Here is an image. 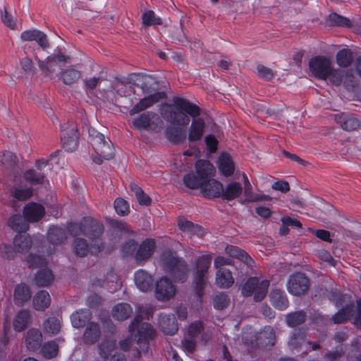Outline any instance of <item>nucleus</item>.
<instances>
[{
	"mask_svg": "<svg viewBox=\"0 0 361 361\" xmlns=\"http://www.w3.org/2000/svg\"><path fill=\"white\" fill-rule=\"evenodd\" d=\"M68 231L72 235L82 234L87 236L92 243L89 245L82 238L75 239L73 249L76 255L84 257L88 253L96 255L101 251L103 243L100 236L103 233L104 226L99 221L92 218H84L79 226L71 223Z\"/></svg>",
	"mask_w": 361,
	"mask_h": 361,
	"instance_id": "1",
	"label": "nucleus"
},
{
	"mask_svg": "<svg viewBox=\"0 0 361 361\" xmlns=\"http://www.w3.org/2000/svg\"><path fill=\"white\" fill-rule=\"evenodd\" d=\"M136 316L129 325L128 329L131 336L135 335L137 338V343L139 349L137 351V357L147 353L149 341L155 336V330L152 326L146 322H142V319H149L153 314L152 307L139 305L137 309Z\"/></svg>",
	"mask_w": 361,
	"mask_h": 361,
	"instance_id": "2",
	"label": "nucleus"
},
{
	"mask_svg": "<svg viewBox=\"0 0 361 361\" xmlns=\"http://www.w3.org/2000/svg\"><path fill=\"white\" fill-rule=\"evenodd\" d=\"M161 114L164 118L172 124L186 126L190 123V118L187 114L195 118L200 115V110L197 106L188 99L175 97L172 104L162 106Z\"/></svg>",
	"mask_w": 361,
	"mask_h": 361,
	"instance_id": "3",
	"label": "nucleus"
},
{
	"mask_svg": "<svg viewBox=\"0 0 361 361\" xmlns=\"http://www.w3.org/2000/svg\"><path fill=\"white\" fill-rule=\"evenodd\" d=\"M161 263L164 271L175 281L183 283L188 279L190 271L188 264L176 252L165 250L161 256Z\"/></svg>",
	"mask_w": 361,
	"mask_h": 361,
	"instance_id": "4",
	"label": "nucleus"
},
{
	"mask_svg": "<svg viewBox=\"0 0 361 361\" xmlns=\"http://www.w3.org/2000/svg\"><path fill=\"white\" fill-rule=\"evenodd\" d=\"M89 135L92 146L97 154L92 156L94 163L101 164L103 159L109 160L114 157V149L109 139H106L103 134L94 129H90Z\"/></svg>",
	"mask_w": 361,
	"mask_h": 361,
	"instance_id": "5",
	"label": "nucleus"
},
{
	"mask_svg": "<svg viewBox=\"0 0 361 361\" xmlns=\"http://www.w3.org/2000/svg\"><path fill=\"white\" fill-rule=\"evenodd\" d=\"M212 262V255L207 254L198 257L195 259L193 269V282L197 295L200 298L206 285L207 272Z\"/></svg>",
	"mask_w": 361,
	"mask_h": 361,
	"instance_id": "6",
	"label": "nucleus"
},
{
	"mask_svg": "<svg viewBox=\"0 0 361 361\" xmlns=\"http://www.w3.org/2000/svg\"><path fill=\"white\" fill-rule=\"evenodd\" d=\"M131 126L138 130L159 132L164 127L160 116L154 111H145L131 121Z\"/></svg>",
	"mask_w": 361,
	"mask_h": 361,
	"instance_id": "7",
	"label": "nucleus"
},
{
	"mask_svg": "<svg viewBox=\"0 0 361 361\" xmlns=\"http://www.w3.org/2000/svg\"><path fill=\"white\" fill-rule=\"evenodd\" d=\"M269 283L267 279L259 281L257 277H250L243 284L241 293L245 297L254 295L255 301L260 302L265 298Z\"/></svg>",
	"mask_w": 361,
	"mask_h": 361,
	"instance_id": "8",
	"label": "nucleus"
},
{
	"mask_svg": "<svg viewBox=\"0 0 361 361\" xmlns=\"http://www.w3.org/2000/svg\"><path fill=\"white\" fill-rule=\"evenodd\" d=\"M152 80V78L150 77L133 73L128 78V84L118 82L116 84L115 88L118 94L121 97H127L131 94L133 90L130 84L140 87L143 92H148L147 85H151Z\"/></svg>",
	"mask_w": 361,
	"mask_h": 361,
	"instance_id": "9",
	"label": "nucleus"
},
{
	"mask_svg": "<svg viewBox=\"0 0 361 361\" xmlns=\"http://www.w3.org/2000/svg\"><path fill=\"white\" fill-rule=\"evenodd\" d=\"M62 147L67 152H73L78 146V130L73 121L61 126Z\"/></svg>",
	"mask_w": 361,
	"mask_h": 361,
	"instance_id": "10",
	"label": "nucleus"
},
{
	"mask_svg": "<svg viewBox=\"0 0 361 361\" xmlns=\"http://www.w3.org/2000/svg\"><path fill=\"white\" fill-rule=\"evenodd\" d=\"M212 334V329L206 327L202 321H195L188 326L186 335L190 338L206 345L211 341Z\"/></svg>",
	"mask_w": 361,
	"mask_h": 361,
	"instance_id": "11",
	"label": "nucleus"
},
{
	"mask_svg": "<svg viewBox=\"0 0 361 361\" xmlns=\"http://www.w3.org/2000/svg\"><path fill=\"white\" fill-rule=\"evenodd\" d=\"M332 63L326 56H317L310 59L309 68L311 73L317 78L327 80Z\"/></svg>",
	"mask_w": 361,
	"mask_h": 361,
	"instance_id": "12",
	"label": "nucleus"
},
{
	"mask_svg": "<svg viewBox=\"0 0 361 361\" xmlns=\"http://www.w3.org/2000/svg\"><path fill=\"white\" fill-rule=\"evenodd\" d=\"M176 288L173 283L166 277H161L155 283L154 297L161 302L169 301L174 298Z\"/></svg>",
	"mask_w": 361,
	"mask_h": 361,
	"instance_id": "13",
	"label": "nucleus"
},
{
	"mask_svg": "<svg viewBox=\"0 0 361 361\" xmlns=\"http://www.w3.org/2000/svg\"><path fill=\"white\" fill-rule=\"evenodd\" d=\"M309 286L308 278L300 272L290 275L286 284L288 293L293 295H300L305 293L309 288Z\"/></svg>",
	"mask_w": 361,
	"mask_h": 361,
	"instance_id": "14",
	"label": "nucleus"
},
{
	"mask_svg": "<svg viewBox=\"0 0 361 361\" xmlns=\"http://www.w3.org/2000/svg\"><path fill=\"white\" fill-rule=\"evenodd\" d=\"M164 93L160 92H157L147 97H145L132 107V109L129 111L130 115L133 116L146 110L147 109L152 106L154 104L164 99Z\"/></svg>",
	"mask_w": 361,
	"mask_h": 361,
	"instance_id": "15",
	"label": "nucleus"
},
{
	"mask_svg": "<svg viewBox=\"0 0 361 361\" xmlns=\"http://www.w3.org/2000/svg\"><path fill=\"white\" fill-rule=\"evenodd\" d=\"M156 243L154 240L147 238L137 247L135 259L138 262L149 259L154 252Z\"/></svg>",
	"mask_w": 361,
	"mask_h": 361,
	"instance_id": "16",
	"label": "nucleus"
},
{
	"mask_svg": "<svg viewBox=\"0 0 361 361\" xmlns=\"http://www.w3.org/2000/svg\"><path fill=\"white\" fill-rule=\"evenodd\" d=\"M134 281L137 288L142 292H148L152 288V276L143 269H139L135 273Z\"/></svg>",
	"mask_w": 361,
	"mask_h": 361,
	"instance_id": "17",
	"label": "nucleus"
},
{
	"mask_svg": "<svg viewBox=\"0 0 361 361\" xmlns=\"http://www.w3.org/2000/svg\"><path fill=\"white\" fill-rule=\"evenodd\" d=\"M18 163L17 157L11 152L5 151L0 153V170L6 173H13L16 177L15 167Z\"/></svg>",
	"mask_w": 361,
	"mask_h": 361,
	"instance_id": "18",
	"label": "nucleus"
},
{
	"mask_svg": "<svg viewBox=\"0 0 361 361\" xmlns=\"http://www.w3.org/2000/svg\"><path fill=\"white\" fill-rule=\"evenodd\" d=\"M21 39L24 41L37 42L43 50H46L49 47L47 35L37 30H28L23 32Z\"/></svg>",
	"mask_w": 361,
	"mask_h": 361,
	"instance_id": "19",
	"label": "nucleus"
},
{
	"mask_svg": "<svg viewBox=\"0 0 361 361\" xmlns=\"http://www.w3.org/2000/svg\"><path fill=\"white\" fill-rule=\"evenodd\" d=\"M203 195L207 198L222 197L224 192L223 185L214 179H209L201 189Z\"/></svg>",
	"mask_w": 361,
	"mask_h": 361,
	"instance_id": "20",
	"label": "nucleus"
},
{
	"mask_svg": "<svg viewBox=\"0 0 361 361\" xmlns=\"http://www.w3.org/2000/svg\"><path fill=\"white\" fill-rule=\"evenodd\" d=\"M45 213L44 208L39 204L30 202L24 207L23 214L28 221L35 222L39 221Z\"/></svg>",
	"mask_w": 361,
	"mask_h": 361,
	"instance_id": "21",
	"label": "nucleus"
},
{
	"mask_svg": "<svg viewBox=\"0 0 361 361\" xmlns=\"http://www.w3.org/2000/svg\"><path fill=\"white\" fill-rule=\"evenodd\" d=\"M159 324L165 334L173 335L178 328L173 314H161L159 317Z\"/></svg>",
	"mask_w": 361,
	"mask_h": 361,
	"instance_id": "22",
	"label": "nucleus"
},
{
	"mask_svg": "<svg viewBox=\"0 0 361 361\" xmlns=\"http://www.w3.org/2000/svg\"><path fill=\"white\" fill-rule=\"evenodd\" d=\"M197 174L204 180L208 181L215 173V168L212 163L207 160L199 159L195 163Z\"/></svg>",
	"mask_w": 361,
	"mask_h": 361,
	"instance_id": "23",
	"label": "nucleus"
},
{
	"mask_svg": "<svg viewBox=\"0 0 361 361\" xmlns=\"http://www.w3.org/2000/svg\"><path fill=\"white\" fill-rule=\"evenodd\" d=\"M234 281V278L229 269L220 268L216 272L215 283L219 288H229L233 285Z\"/></svg>",
	"mask_w": 361,
	"mask_h": 361,
	"instance_id": "24",
	"label": "nucleus"
},
{
	"mask_svg": "<svg viewBox=\"0 0 361 361\" xmlns=\"http://www.w3.org/2000/svg\"><path fill=\"white\" fill-rule=\"evenodd\" d=\"M205 128V123L203 118H197L192 121L189 129L188 140L190 142L198 141L202 139Z\"/></svg>",
	"mask_w": 361,
	"mask_h": 361,
	"instance_id": "25",
	"label": "nucleus"
},
{
	"mask_svg": "<svg viewBox=\"0 0 361 361\" xmlns=\"http://www.w3.org/2000/svg\"><path fill=\"white\" fill-rule=\"evenodd\" d=\"M217 164L220 172L225 176H230L233 173L235 165L229 154L221 153L218 157Z\"/></svg>",
	"mask_w": 361,
	"mask_h": 361,
	"instance_id": "26",
	"label": "nucleus"
},
{
	"mask_svg": "<svg viewBox=\"0 0 361 361\" xmlns=\"http://www.w3.org/2000/svg\"><path fill=\"white\" fill-rule=\"evenodd\" d=\"M92 318V313L88 309H81L73 312L71 316V321L74 328L79 329L88 324Z\"/></svg>",
	"mask_w": 361,
	"mask_h": 361,
	"instance_id": "27",
	"label": "nucleus"
},
{
	"mask_svg": "<svg viewBox=\"0 0 361 361\" xmlns=\"http://www.w3.org/2000/svg\"><path fill=\"white\" fill-rule=\"evenodd\" d=\"M178 226L181 231L187 233L190 236L197 235L198 237H202L204 234L201 226L195 225L193 223L184 218L178 219Z\"/></svg>",
	"mask_w": 361,
	"mask_h": 361,
	"instance_id": "28",
	"label": "nucleus"
},
{
	"mask_svg": "<svg viewBox=\"0 0 361 361\" xmlns=\"http://www.w3.org/2000/svg\"><path fill=\"white\" fill-rule=\"evenodd\" d=\"M271 305L279 310H284L288 307V300L286 293L280 289L272 290L269 295Z\"/></svg>",
	"mask_w": 361,
	"mask_h": 361,
	"instance_id": "29",
	"label": "nucleus"
},
{
	"mask_svg": "<svg viewBox=\"0 0 361 361\" xmlns=\"http://www.w3.org/2000/svg\"><path fill=\"white\" fill-rule=\"evenodd\" d=\"M275 338L274 329L270 326H267L259 333L257 341L262 348H268L274 345Z\"/></svg>",
	"mask_w": 361,
	"mask_h": 361,
	"instance_id": "30",
	"label": "nucleus"
},
{
	"mask_svg": "<svg viewBox=\"0 0 361 361\" xmlns=\"http://www.w3.org/2000/svg\"><path fill=\"white\" fill-rule=\"evenodd\" d=\"M100 334L101 331L99 325L95 322H90L87 325L83 334V341L85 344H93L98 341Z\"/></svg>",
	"mask_w": 361,
	"mask_h": 361,
	"instance_id": "31",
	"label": "nucleus"
},
{
	"mask_svg": "<svg viewBox=\"0 0 361 361\" xmlns=\"http://www.w3.org/2000/svg\"><path fill=\"white\" fill-rule=\"evenodd\" d=\"M225 251L231 257L242 261L248 267H252L255 264V262L250 256L245 251L236 246L228 245L226 246Z\"/></svg>",
	"mask_w": 361,
	"mask_h": 361,
	"instance_id": "32",
	"label": "nucleus"
},
{
	"mask_svg": "<svg viewBox=\"0 0 361 361\" xmlns=\"http://www.w3.org/2000/svg\"><path fill=\"white\" fill-rule=\"evenodd\" d=\"M42 334L38 329H30L27 333L25 345L28 350H36L41 346Z\"/></svg>",
	"mask_w": 361,
	"mask_h": 361,
	"instance_id": "33",
	"label": "nucleus"
},
{
	"mask_svg": "<svg viewBox=\"0 0 361 361\" xmlns=\"http://www.w3.org/2000/svg\"><path fill=\"white\" fill-rule=\"evenodd\" d=\"M66 62V57L63 54H58L54 56H48L45 61L38 60V65L42 71L51 73L54 71V66L56 63Z\"/></svg>",
	"mask_w": 361,
	"mask_h": 361,
	"instance_id": "34",
	"label": "nucleus"
},
{
	"mask_svg": "<svg viewBox=\"0 0 361 361\" xmlns=\"http://www.w3.org/2000/svg\"><path fill=\"white\" fill-rule=\"evenodd\" d=\"M13 296L16 305L18 306L23 305L31 298L30 288L24 283L17 285L14 289Z\"/></svg>",
	"mask_w": 361,
	"mask_h": 361,
	"instance_id": "35",
	"label": "nucleus"
},
{
	"mask_svg": "<svg viewBox=\"0 0 361 361\" xmlns=\"http://www.w3.org/2000/svg\"><path fill=\"white\" fill-rule=\"evenodd\" d=\"M133 313L131 306L126 302L118 303L115 305L111 311L112 317L118 321L127 319Z\"/></svg>",
	"mask_w": 361,
	"mask_h": 361,
	"instance_id": "36",
	"label": "nucleus"
},
{
	"mask_svg": "<svg viewBox=\"0 0 361 361\" xmlns=\"http://www.w3.org/2000/svg\"><path fill=\"white\" fill-rule=\"evenodd\" d=\"M336 119L341 123V128L345 130H355L360 126V121L353 116L342 114L336 116Z\"/></svg>",
	"mask_w": 361,
	"mask_h": 361,
	"instance_id": "37",
	"label": "nucleus"
},
{
	"mask_svg": "<svg viewBox=\"0 0 361 361\" xmlns=\"http://www.w3.org/2000/svg\"><path fill=\"white\" fill-rule=\"evenodd\" d=\"M13 245L18 252L24 253L31 247L32 240L28 235L17 234L14 238Z\"/></svg>",
	"mask_w": 361,
	"mask_h": 361,
	"instance_id": "38",
	"label": "nucleus"
},
{
	"mask_svg": "<svg viewBox=\"0 0 361 361\" xmlns=\"http://www.w3.org/2000/svg\"><path fill=\"white\" fill-rule=\"evenodd\" d=\"M166 136L171 142L179 144L185 140L186 133L180 127H171L166 130Z\"/></svg>",
	"mask_w": 361,
	"mask_h": 361,
	"instance_id": "39",
	"label": "nucleus"
},
{
	"mask_svg": "<svg viewBox=\"0 0 361 361\" xmlns=\"http://www.w3.org/2000/svg\"><path fill=\"white\" fill-rule=\"evenodd\" d=\"M243 192L241 184L237 182H231L228 184L222 193V198L232 200L238 197Z\"/></svg>",
	"mask_w": 361,
	"mask_h": 361,
	"instance_id": "40",
	"label": "nucleus"
},
{
	"mask_svg": "<svg viewBox=\"0 0 361 361\" xmlns=\"http://www.w3.org/2000/svg\"><path fill=\"white\" fill-rule=\"evenodd\" d=\"M47 238L50 243L55 246L66 239V234L63 228L53 226L49 230Z\"/></svg>",
	"mask_w": 361,
	"mask_h": 361,
	"instance_id": "41",
	"label": "nucleus"
},
{
	"mask_svg": "<svg viewBox=\"0 0 361 361\" xmlns=\"http://www.w3.org/2000/svg\"><path fill=\"white\" fill-rule=\"evenodd\" d=\"M27 221L25 216L23 217L20 214H15L9 219L8 226L17 232H25L29 228Z\"/></svg>",
	"mask_w": 361,
	"mask_h": 361,
	"instance_id": "42",
	"label": "nucleus"
},
{
	"mask_svg": "<svg viewBox=\"0 0 361 361\" xmlns=\"http://www.w3.org/2000/svg\"><path fill=\"white\" fill-rule=\"evenodd\" d=\"M50 295L45 290L39 291L33 298V306L37 310H44L50 305Z\"/></svg>",
	"mask_w": 361,
	"mask_h": 361,
	"instance_id": "43",
	"label": "nucleus"
},
{
	"mask_svg": "<svg viewBox=\"0 0 361 361\" xmlns=\"http://www.w3.org/2000/svg\"><path fill=\"white\" fill-rule=\"evenodd\" d=\"M354 304L350 301L344 307L340 309L337 313L332 317V320L336 324H341L349 319L353 312Z\"/></svg>",
	"mask_w": 361,
	"mask_h": 361,
	"instance_id": "44",
	"label": "nucleus"
},
{
	"mask_svg": "<svg viewBox=\"0 0 361 361\" xmlns=\"http://www.w3.org/2000/svg\"><path fill=\"white\" fill-rule=\"evenodd\" d=\"M243 195L244 199H241L240 201L241 204H244L246 202H257L261 201L271 200V197L268 195L262 193H254L252 191V186L244 188Z\"/></svg>",
	"mask_w": 361,
	"mask_h": 361,
	"instance_id": "45",
	"label": "nucleus"
},
{
	"mask_svg": "<svg viewBox=\"0 0 361 361\" xmlns=\"http://www.w3.org/2000/svg\"><path fill=\"white\" fill-rule=\"evenodd\" d=\"M30 319L29 312L25 310H22L18 312L14 320H13V328L17 331H22L24 330Z\"/></svg>",
	"mask_w": 361,
	"mask_h": 361,
	"instance_id": "46",
	"label": "nucleus"
},
{
	"mask_svg": "<svg viewBox=\"0 0 361 361\" xmlns=\"http://www.w3.org/2000/svg\"><path fill=\"white\" fill-rule=\"evenodd\" d=\"M54 276L51 270L44 268L41 269L36 274L35 280L38 286H47L53 281Z\"/></svg>",
	"mask_w": 361,
	"mask_h": 361,
	"instance_id": "47",
	"label": "nucleus"
},
{
	"mask_svg": "<svg viewBox=\"0 0 361 361\" xmlns=\"http://www.w3.org/2000/svg\"><path fill=\"white\" fill-rule=\"evenodd\" d=\"M24 179L32 185L42 184L44 180V175L40 171L30 169L25 171Z\"/></svg>",
	"mask_w": 361,
	"mask_h": 361,
	"instance_id": "48",
	"label": "nucleus"
},
{
	"mask_svg": "<svg viewBox=\"0 0 361 361\" xmlns=\"http://www.w3.org/2000/svg\"><path fill=\"white\" fill-rule=\"evenodd\" d=\"M183 183L187 188L190 189H197L200 188L202 189L204 180L197 174L189 173L184 176Z\"/></svg>",
	"mask_w": 361,
	"mask_h": 361,
	"instance_id": "49",
	"label": "nucleus"
},
{
	"mask_svg": "<svg viewBox=\"0 0 361 361\" xmlns=\"http://www.w3.org/2000/svg\"><path fill=\"white\" fill-rule=\"evenodd\" d=\"M306 319L305 312L300 310L286 315V322L288 326L295 327L303 323Z\"/></svg>",
	"mask_w": 361,
	"mask_h": 361,
	"instance_id": "50",
	"label": "nucleus"
},
{
	"mask_svg": "<svg viewBox=\"0 0 361 361\" xmlns=\"http://www.w3.org/2000/svg\"><path fill=\"white\" fill-rule=\"evenodd\" d=\"M116 347V341L105 340L99 345V354L102 361H107L111 353Z\"/></svg>",
	"mask_w": 361,
	"mask_h": 361,
	"instance_id": "51",
	"label": "nucleus"
},
{
	"mask_svg": "<svg viewBox=\"0 0 361 361\" xmlns=\"http://www.w3.org/2000/svg\"><path fill=\"white\" fill-rule=\"evenodd\" d=\"M61 327V322L56 317L48 318L43 324L44 331L50 335L58 334L60 331Z\"/></svg>",
	"mask_w": 361,
	"mask_h": 361,
	"instance_id": "52",
	"label": "nucleus"
},
{
	"mask_svg": "<svg viewBox=\"0 0 361 361\" xmlns=\"http://www.w3.org/2000/svg\"><path fill=\"white\" fill-rule=\"evenodd\" d=\"M80 72L73 68H69L61 73V78L66 85H71L80 78Z\"/></svg>",
	"mask_w": 361,
	"mask_h": 361,
	"instance_id": "53",
	"label": "nucleus"
},
{
	"mask_svg": "<svg viewBox=\"0 0 361 361\" xmlns=\"http://www.w3.org/2000/svg\"><path fill=\"white\" fill-rule=\"evenodd\" d=\"M353 61L352 51L348 49H343L336 54V62L341 67H348Z\"/></svg>",
	"mask_w": 361,
	"mask_h": 361,
	"instance_id": "54",
	"label": "nucleus"
},
{
	"mask_svg": "<svg viewBox=\"0 0 361 361\" xmlns=\"http://www.w3.org/2000/svg\"><path fill=\"white\" fill-rule=\"evenodd\" d=\"M305 342V331L301 329L295 330L290 337L288 344L290 349H295Z\"/></svg>",
	"mask_w": 361,
	"mask_h": 361,
	"instance_id": "55",
	"label": "nucleus"
},
{
	"mask_svg": "<svg viewBox=\"0 0 361 361\" xmlns=\"http://www.w3.org/2000/svg\"><path fill=\"white\" fill-rule=\"evenodd\" d=\"M59 351V345L56 341H51L45 343L42 348L41 353L45 358H52L55 357Z\"/></svg>",
	"mask_w": 361,
	"mask_h": 361,
	"instance_id": "56",
	"label": "nucleus"
},
{
	"mask_svg": "<svg viewBox=\"0 0 361 361\" xmlns=\"http://www.w3.org/2000/svg\"><path fill=\"white\" fill-rule=\"evenodd\" d=\"M328 22L331 26H342L350 27L352 26V22L350 19L340 16L336 13L329 14Z\"/></svg>",
	"mask_w": 361,
	"mask_h": 361,
	"instance_id": "57",
	"label": "nucleus"
},
{
	"mask_svg": "<svg viewBox=\"0 0 361 361\" xmlns=\"http://www.w3.org/2000/svg\"><path fill=\"white\" fill-rule=\"evenodd\" d=\"M344 74L345 71L340 69H335L332 66L327 79L329 80L332 85L340 86L342 82H343Z\"/></svg>",
	"mask_w": 361,
	"mask_h": 361,
	"instance_id": "58",
	"label": "nucleus"
},
{
	"mask_svg": "<svg viewBox=\"0 0 361 361\" xmlns=\"http://www.w3.org/2000/svg\"><path fill=\"white\" fill-rule=\"evenodd\" d=\"M130 188L140 204L146 206L150 204L151 200L149 197L145 194L141 188L135 184H131Z\"/></svg>",
	"mask_w": 361,
	"mask_h": 361,
	"instance_id": "59",
	"label": "nucleus"
},
{
	"mask_svg": "<svg viewBox=\"0 0 361 361\" xmlns=\"http://www.w3.org/2000/svg\"><path fill=\"white\" fill-rule=\"evenodd\" d=\"M32 188L31 187L18 188L12 193L13 199L20 201H24L30 198L32 195Z\"/></svg>",
	"mask_w": 361,
	"mask_h": 361,
	"instance_id": "60",
	"label": "nucleus"
},
{
	"mask_svg": "<svg viewBox=\"0 0 361 361\" xmlns=\"http://www.w3.org/2000/svg\"><path fill=\"white\" fill-rule=\"evenodd\" d=\"M142 23L146 26L161 25V19L154 11H147L142 14Z\"/></svg>",
	"mask_w": 361,
	"mask_h": 361,
	"instance_id": "61",
	"label": "nucleus"
},
{
	"mask_svg": "<svg viewBox=\"0 0 361 361\" xmlns=\"http://www.w3.org/2000/svg\"><path fill=\"white\" fill-rule=\"evenodd\" d=\"M230 302L228 296L224 293H219L216 294L213 298L214 307L216 310H223L226 308Z\"/></svg>",
	"mask_w": 361,
	"mask_h": 361,
	"instance_id": "62",
	"label": "nucleus"
},
{
	"mask_svg": "<svg viewBox=\"0 0 361 361\" xmlns=\"http://www.w3.org/2000/svg\"><path fill=\"white\" fill-rule=\"evenodd\" d=\"M343 85L348 91H353L354 88L357 85V80L353 74L352 71H345L343 78Z\"/></svg>",
	"mask_w": 361,
	"mask_h": 361,
	"instance_id": "63",
	"label": "nucleus"
},
{
	"mask_svg": "<svg viewBox=\"0 0 361 361\" xmlns=\"http://www.w3.org/2000/svg\"><path fill=\"white\" fill-rule=\"evenodd\" d=\"M114 209L116 212L120 216H124L129 212L128 204L122 198L116 199L114 201Z\"/></svg>",
	"mask_w": 361,
	"mask_h": 361,
	"instance_id": "64",
	"label": "nucleus"
}]
</instances>
